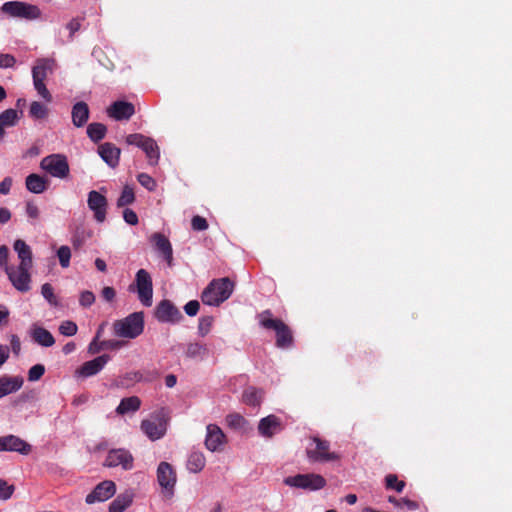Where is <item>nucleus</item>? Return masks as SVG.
<instances>
[{
	"mask_svg": "<svg viewBox=\"0 0 512 512\" xmlns=\"http://www.w3.org/2000/svg\"><path fill=\"white\" fill-rule=\"evenodd\" d=\"M315 448H307L306 454L311 462H330L339 459L335 452H330V444L317 436L312 438Z\"/></svg>",
	"mask_w": 512,
	"mask_h": 512,
	"instance_id": "6e6552de",
	"label": "nucleus"
},
{
	"mask_svg": "<svg viewBox=\"0 0 512 512\" xmlns=\"http://www.w3.org/2000/svg\"><path fill=\"white\" fill-rule=\"evenodd\" d=\"M405 507L406 509L410 511L417 510L419 508V504L416 501L407 499V498H401V508Z\"/></svg>",
	"mask_w": 512,
	"mask_h": 512,
	"instance_id": "e2e57ef3",
	"label": "nucleus"
},
{
	"mask_svg": "<svg viewBox=\"0 0 512 512\" xmlns=\"http://www.w3.org/2000/svg\"><path fill=\"white\" fill-rule=\"evenodd\" d=\"M11 219V212L9 209L2 207L0 208V224H5Z\"/></svg>",
	"mask_w": 512,
	"mask_h": 512,
	"instance_id": "774afa93",
	"label": "nucleus"
},
{
	"mask_svg": "<svg viewBox=\"0 0 512 512\" xmlns=\"http://www.w3.org/2000/svg\"><path fill=\"white\" fill-rule=\"evenodd\" d=\"M243 401L247 405L256 406L260 403L259 392L255 388H248L243 393Z\"/></svg>",
	"mask_w": 512,
	"mask_h": 512,
	"instance_id": "79ce46f5",
	"label": "nucleus"
},
{
	"mask_svg": "<svg viewBox=\"0 0 512 512\" xmlns=\"http://www.w3.org/2000/svg\"><path fill=\"white\" fill-rule=\"evenodd\" d=\"M121 346L122 342L117 340H104L100 343V348L103 349H118Z\"/></svg>",
	"mask_w": 512,
	"mask_h": 512,
	"instance_id": "680f3d73",
	"label": "nucleus"
},
{
	"mask_svg": "<svg viewBox=\"0 0 512 512\" xmlns=\"http://www.w3.org/2000/svg\"><path fill=\"white\" fill-rule=\"evenodd\" d=\"M101 295L107 302H112L116 296V291L113 287L106 286L102 289Z\"/></svg>",
	"mask_w": 512,
	"mask_h": 512,
	"instance_id": "bf43d9fd",
	"label": "nucleus"
},
{
	"mask_svg": "<svg viewBox=\"0 0 512 512\" xmlns=\"http://www.w3.org/2000/svg\"><path fill=\"white\" fill-rule=\"evenodd\" d=\"M43 297L52 305H57V299L54 295V289L51 284L45 283L41 287Z\"/></svg>",
	"mask_w": 512,
	"mask_h": 512,
	"instance_id": "8fccbe9b",
	"label": "nucleus"
},
{
	"mask_svg": "<svg viewBox=\"0 0 512 512\" xmlns=\"http://www.w3.org/2000/svg\"><path fill=\"white\" fill-rule=\"evenodd\" d=\"M57 257L62 268H67L70 265L71 250L68 246H61L57 250Z\"/></svg>",
	"mask_w": 512,
	"mask_h": 512,
	"instance_id": "37998d69",
	"label": "nucleus"
},
{
	"mask_svg": "<svg viewBox=\"0 0 512 512\" xmlns=\"http://www.w3.org/2000/svg\"><path fill=\"white\" fill-rule=\"evenodd\" d=\"M226 423L233 429H242L246 424V420L238 413H232L226 416Z\"/></svg>",
	"mask_w": 512,
	"mask_h": 512,
	"instance_id": "58836bf2",
	"label": "nucleus"
},
{
	"mask_svg": "<svg viewBox=\"0 0 512 512\" xmlns=\"http://www.w3.org/2000/svg\"><path fill=\"white\" fill-rule=\"evenodd\" d=\"M123 218L126 221V223L130 225H136L138 223V216L137 214L131 210L126 208L123 212Z\"/></svg>",
	"mask_w": 512,
	"mask_h": 512,
	"instance_id": "13d9d810",
	"label": "nucleus"
},
{
	"mask_svg": "<svg viewBox=\"0 0 512 512\" xmlns=\"http://www.w3.org/2000/svg\"><path fill=\"white\" fill-rule=\"evenodd\" d=\"M191 226L195 231H204L208 228V222L204 217L196 215L191 220Z\"/></svg>",
	"mask_w": 512,
	"mask_h": 512,
	"instance_id": "603ef678",
	"label": "nucleus"
},
{
	"mask_svg": "<svg viewBox=\"0 0 512 512\" xmlns=\"http://www.w3.org/2000/svg\"><path fill=\"white\" fill-rule=\"evenodd\" d=\"M25 185L28 191L40 194L47 189L48 182L43 176L32 173L26 177Z\"/></svg>",
	"mask_w": 512,
	"mask_h": 512,
	"instance_id": "bb28decb",
	"label": "nucleus"
},
{
	"mask_svg": "<svg viewBox=\"0 0 512 512\" xmlns=\"http://www.w3.org/2000/svg\"><path fill=\"white\" fill-rule=\"evenodd\" d=\"M109 360L110 356L108 354H103L94 358L93 360L83 363L77 372L83 377L94 376L104 368Z\"/></svg>",
	"mask_w": 512,
	"mask_h": 512,
	"instance_id": "6ab92c4d",
	"label": "nucleus"
},
{
	"mask_svg": "<svg viewBox=\"0 0 512 512\" xmlns=\"http://www.w3.org/2000/svg\"><path fill=\"white\" fill-rule=\"evenodd\" d=\"M89 115L90 110L86 102L79 101L73 105L71 111V118L72 123L75 127H83L87 123Z\"/></svg>",
	"mask_w": 512,
	"mask_h": 512,
	"instance_id": "b1692460",
	"label": "nucleus"
},
{
	"mask_svg": "<svg viewBox=\"0 0 512 512\" xmlns=\"http://www.w3.org/2000/svg\"><path fill=\"white\" fill-rule=\"evenodd\" d=\"M14 491V487L12 485H8V483L4 480H0V499L7 500L9 499Z\"/></svg>",
	"mask_w": 512,
	"mask_h": 512,
	"instance_id": "864d4df0",
	"label": "nucleus"
},
{
	"mask_svg": "<svg viewBox=\"0 0 512 512\" xmlns=\"http://www.w3.org/2000/svg\"><path fill=\"white\" fill-rule=\"evenodd\" d=\"M157 480L159 485L166 489L172 490L176 483V473L168 462H161L157 468Z\"/></svg>",
	"mask_w": 512,
	"mask_h": 512,
	"instance_id": "a211bd4d",
	"label": "nucleus"
},
{
	"mask_svg": "<svg viewBox=\"0 0 512 512\" xmlns=\"http://www.w3.org/2000/svg\"><path fill=\"white\" fill-rule=\"evenodd\" d=\"M154 316L161 323L176 324L183 319L180 310L168 299H163L156 305Z\"/></svg>",
	"mask_w": 512,
	"mask_h": 512,
	"instance_id": "1a4fd4ad",
	"label": "nucleus"
},
{
	"mask_svg": "<svg viewBox=\"0 0 512 512\" xmlns=\"http://www.w3.org/2000/svg\"><path fill=\"white\" fill-rule=\"evenodd\" d=\"M142 150L145 152L149 164L156 165L158 163L160 158V150L154 139L149 138Z\"/></svg>",
	"mask_w": 512,
	"mask_h": 512,
	"instance_id": "f704fd0d",
	"label": "nucleus"
},
{
	"mask_svg": "<svg viewBox=\"0 0 512 512\" xmlns=\"http://www.w3.org/2000/svg\"><path fill=\"white\" fill-rule=\"evenodd\" d=\"M40 168L52 177L59 179H65L70 174L69 163L64 154H50L42 158Z\"/></svg>",
	"mask_w": 512,
	"mask_h": 512,
	"instance_id": "20e7f679",
	"label": "nucleus"
},
{
	"mask_svg": "<svg viewBox=\"0 0 512 512\" xmlns=\"http://www.w3.org/2000/svg\"><path fill=\"white\" fill-rule=\"evenodd\" d=\"M141 406V400L137 396H131L127 398H123L120 401V404L116 408V412L119 415H125L129 412L137 411Z\"/></svg>",
	"mask_w": 512,
	"mask_h": 512,
	"instance_id": "c756f323",
	"label": "nucleus"
},
{
	"mask_svg": "<svg viewBox=\"0 0 512 512\" xmlns=\"http://www.w3.org/2000/svg\"><path fill=\"white\" fill-rule=\"evenodd\" d=\"M88 207L94 213V218L97 222L102 223L106 219L108 201L107 198L96 190L88 193L87 199Z\"/></svg>",
	"mask_w": 512,
	"mask_h": 512,
	"instance_id": "f8f14e48",
	"label": "nucleus"
},
{
	"mask_svg": "<svg viewBox=\"0 0 512 512\" xmlns=\"http://www.w3.org/2000/svg\"><path fill=\"white\" fill-rule=\"evenodd\" d=\"M134 201H135V194H134L133 188L126 185L123 188L122 193L117 200V206L125 207L127 205L132 204Z\"/></svg>",
	"mask_w": 512,
	"mask_h": 512,
	"instance_id": "4c0bfd02",
	"label": "nucleus"
},
{
	"mask_svg": "<svg viewBox=\"0 0 512 512\" xmlns=\"http://www.w3.org/2000/svg\"><path fill=\"white\" fill-rule=\"evenodd\" d=\"M14 250L18 254V258L20 259V266L22 268L29 267L32 268V251L29 245L26 244L25 241L18 239L14 242Z\"/></svg>",
	"mask_w": 512,
	"mask_h": 512,
	"instance_id": "393cba45",
	"label": "nucleus"
},
{
	"mask_svg": "<svg viewBox=\"0 0 512 512\" xmlns=\"http://www.w3.org/2000/svg\"><path fill=\"white\" fill-rule=\"evenodd\" d=\"M52 70H53V61H51L49 59L37 60L36 65L32 69L33 81H36V79L45 81L48 74L52 73Z\"/></svg>",
	"mask_w": 512,
	"mask_h": 512,
	"instance_id": "c85d7f7f",
	"label": "nucleus"
},
{
	"mask_svg": "<svg viewBox=\"0 0 512 512\" xmlns=\"http://www.w3.org/2000/svg\"><path fill=\"white\" fill-rule=\"evenodd\" d=\"M45 373V367L42 364L32 366L28 371V380L31 382L38 381Z\"/></svg>",
	"mask_w": 512,
	"mask_h": 512,
	"instance_id": "09e8293b",
	"label": "nucleus"
},
{
	"mask_svg": "<svg viewBox=\"0 0 512 512\" xmlns=\"http://www.w3.org/2000/svg\"><path fill=\"white\" fill-rule=\"evenodd\" d=\"M206 464V458L202 452L194 451L191 452L187 460V469L190 472H200Z\"/></svg>",
	"mask_w": 512,
	"mask_h": 512,
	"instance_id": "473e14b6",
	"label": "nucleus"
},
{
	"mask_svg": "<svg viewBox=\"0 0 512 512\" xmlns=\"http://www.w3.org/2000/svg\"><path fill=\"white\" fill-rule=\"evenodd\" d=\"M284 484L290 487L300 488L308 491H317L327 484L326 479L315 473L297 474L284 479Z\"/></svg>",
	"mask_w": 512,
	"mask_h": 512,
	"instance_id": "39448f33",
	"label": "nucleus"
},
{
	"mask_svg": "<svg viewBox=\"0 0 512 512\" xmlns=\"http://www.w3.org/2000/svg\"><path fill=\"white\" fill-rule=\"evenodd\" d=\"M113 333L117 337L135 339L144 331V313L133 312L113 322Z\"/></svg>",
	"mask_w": 512,
	"mask_h": 512,
	"instance_id": "7ed1b4c3",
	"label": "nucleus"
},
{
	"mask_svg": "<svg viewBox=\"0 0 512 512\" xmlns=\"http://www.w3.org/2000/svg\"><path fill=\"white\" fill-rule=\"evenodd\" d=\"M31 268L24 267L18 265V267L14 266H6L5 271L8 275L9 280L12 285L20 292H27L30 290V282L31 276L29 270Z\"/></svg>",
	"mask_w": 512,
	"mask_h": 512,
	"instance_id": "9d476101",
	"label": "nucleus"
},
{
	"mask_svg": "<svg viewBox=\"0 0 512 512\" xmlns=\"http://www.w3.org/2000/svg\"><path fill=\"white\" fill-rule=\"evenodd\" d=\"M98 154L102 160L111 168L119 164L121 150L110 142L98 146Z\"/></svg>",
	"mask_w": 512,
	"mask_h": 512,
	"instance_id": "412c9836",
	"label": "nucleus"
},
{
	"mask_svg": "<svg viewBox=\"0 0 512 512\" xmlns=\"http://www.w3.org/2000/svg\"><path fill=\"white\" fill-rule=\"evenodd\" d=\"M12 179L7 177L0 183V193L6 195L10 192Z\"/></svg>",
	"mask_w": 512,
	"mask_h": 512,
	"instance_id": "69168bd1",
	"label": "nucleus"
},
{
	"mask_svg": "<svg viewBox=\"0 0 512 512\" xmlns=\"http://www.w3.org/2000/svg\"><path fill=\"white\" fill-rule=\"evenodd\" d=\"M134 458L132 454L125 449H111L104 462V466L114 468L121 466L124 470L133 468Z\"/></svg>",
	"mask_w": 512,
	"mask_h": 512,
	"instance_id": "9b49d317",
	"label": "nucleus"
},
{
	"mask_svg": "<svg viewBox=\"0 0 512 512\" xmlns=\"http://www.w3.org/2000/svg\"><path fill=\"white\" fill-rule=\"evenodd\" d=\"M282 429L281 420L271 414L262 418L258 425L259 433L264 437H272L275 433Z\"/></svg>",
	"mask_w": 512,
	"mask_h": 512,
	"instance_id": "4be33fe9",
	"label": "nucleus"
},
{
	"mask_svg": "<svg viewBox=\"0 0 512 512\" xmlns=\"http://www.w3.org/2000/svg\"><path fill=\"white\" fill-rule=\"evenodd\" d=\"M116 492V485L111 480H105L99 483L91 493L86 496V503L94 504L104 502L110 499Z\"/></svg>",
	"mask_w": 512,
	"mask_h": 512,
	"instance_id": "4468645a",
	"label": "nucleus"
},
{
	"mask_svg": "<svg viewBox=\"0 0 512 512\" xmlns=\"http://www.w3.org/2000/svg\"><path fill=\"white\" fill-rule=\"evenodd\" d=\"M406 484L404 481L399 480L396 474H388L385 476V487L388 490H395L401 493L405 488Z\"/></svg>",
	"mask_w": 512,
	"mask_h": 512,
	"instance_id": "e433bc0d",
	"label": "nucleus"
},
{
	"mask_svg": "<svg viewBox=\"0 0 512 512\" xmlns=\"http://www.w3.org/2000/svg\"><path fill=\"white\" fill-rule=\"evenodd\" d=\"M21 376H0V398L18 391L23 386Z\"/></svg>",
	"mask_w": 512,
	"mask_h": 512,
	"instance_id": "5701e85b",
	"label": "nucleus"
},
{
	"mask_svg": "<svg viewBox=\"0 0 512 512\" xmlns=\"http://www.w3.org/2000/svg\"><path fill=\"white\" fill-rule=\"evenodd\" d=\"M48 113V108L41 102L33 101L30 104L29 115L33 119H44L48 116Z\"/></svg>",
	"mask_w": 512,
	"mask_h": 512,
	"instance_id": "c9c22d12",
	"label": "nucleus"
},
{
	"mask_svg": "<svg viewBox=\"0 0 512 512\" xmlns=\"http://www.w3.org/2000/svg\"><path fill=\"white\" fill-rule=\"evenodd\" d=\"M16 59L11 54H0V68H11L15 65Z\"/></svg>",
	"mask_w": 512,
	"mask_h": 512,
	"instance_id": "6e6d98bb",
	"label": "nucleus"
},
{
	"mask_svg": "<svg viewBox=\"0 0 512 512\" xmlns=\"http://www.w3.org/2000/svg\"><path fill=\"white\" fill-rule=\"evenodd\" d=\"M0 451H14L22 455L31 452V445L15 435L0 437Z\"/></svg>",
	"mask_w": 512,
	"mask_h": 512,
	"instance_id": "dca6fc26",
	"label": "nucleus"
},
{
	"mask_svg": "<svg viewBox=\"0 0 512 512\" xmlns=\"http://www.w3.org/2000/svg\"><path fill=\"white\" fill-rule=\"evenodd\" d=\"M133 500L131 493L119 494L109 505V512H123L128 508Z\"/></svg>",
	"mask_w": 512,
	"mask_h": 512,
	"instance_id": "2f4dec72",
	"label": "nucleus"
},
{
	"mask_svg": "<svg viewBox=\"0 0 512 512\" xmlns=\"http://www.w3.org/2000/svg\"><path fill=\"white\" fill-rule=\"evenodd\" d=\"M149 138L150 137L144 136L140 133L129 134L126 136V143L128 145H134L142 149L144 148V145L149 140Z\"/></svg>",
	"mask_w": 512,
	"mask_h": 512,
	"instance_id": "c03bdc74",
	"label": "nucleus"
},
{
	"mask_svg": "<svg viewBox=\"0 0 512 512\" xmlns=\"http://www.w3.org/2000/svg\"><path fill=\"white\" fill-rule=\"evenodd\" d=\"M18 113L15 109H7L0 114V140L6 135L5 129L17 124Z\"/></svg>",
	"mask_w": 512,
	"mask_h": 512,
	"instance_id": "cd10ccee",
	"label": "nucleus"
},
{
	"mask_svg": "<svg viewBox=\"0 0 512 512\" xmlns=\"http://www.w3.org/2000/svg\"><path fill=\"white\" fill-rule=\"evenodd\" d=\"M209 353L206 344L200 342H190L187 344L185 355L191 359H204Z\"/></svg>",
	"mask_w": 512,
	"mask_h": 512,
	"instance_id": "7c9ffc66",
	"label": "nucleus"
},
{
	"mask_svg": "<svg viewBox=\"0 0 512 512\" xmlns=\"http://www.w3.org/2000/svg\"><path fill=\"white\" fill-rule=\"evenodd\" d=\"M226 443V435L216 424H208L206 427L205 447L211 452L222 451Z\"/></svg>",
	"mask_w": 512,
	"mask_h": 512,
	"instance_id": "ddd939ff",
	"label": "nucleus"
},
{
	"mask_svg": "<svg viewBox=\"0 0 512 512\" xmlns=\"http://www.w3.org/2000/svg\"><path fill=\"white\" fill-rule=\"evenodd\" d=\"M234 290V283L228 278L213 279L201 294V300L209 306H219L226 301Z\"/></svg>",
	"mask_w": 512,
	"mask_h": 512,
	"instance_id": "f03ea898",
	"label": "nucleus"
},
{
	"mask_svg": "<svg viewBox=\"0 0 512 512\" xmlns=\"http://www.w3.org/2000/svg\"><path fill=\"white\" fill-rule=\"evenodd\" d=\"M77 330L76 323L70 320L63 321L59 326V332L64 336H74Z\"/></svg>",
	"mask_w": 512,
	"mask_h": 512,
	"instance_id": "49530a36",
	"label": "nucleus"
},
{
	"mask_svg": "<svg viewBox=\"0 0 512 512\" xmlns=\"http://www.w3.org/2000/svg\"><path fill=\"white\" fill-rule=\"evenodd\" d=\"M26 213L29 218L37 219L39 217V209L38 206L33 202H27L26 204Z\"/></svg>",
	"mask_w": 512,
	"mask_h": 512,
	"instance_id": "052dcab7",
	"label": "nucleus"
},
{
	"mask_svg": "<svg viewBox=\"0 0 512 512\" xmlns=\"http://www.w3.org/2000/svg\"><path fill=\"white\" fill-rule=\"evenodd\" d=\"M34 88L39 94L41 98H43L46 102H52V95L50 91L47 89L45 85V81H41L39 79H36V81H33Z\"/></svg>",
	"mask_w": 512,
	"mask_h": 512,
	"instance_id": "a18cd8bd",
	"label": "nucleus"
},
{
	"mask_svg": "<svg viewBox=\"0 0 512 512\" xmlns=\"http://www.w3.org/2000/svg\"><path fill=\"white\" fill-rule=\"evenodd\" d=\"M95 302V295L92 291H89V290H86V291H83L81 294H80V298H79V304L84 307V308H88L90 307L93 303Z\"/></svg>",
	"mask_w": 512,
	"mask_h": 512,
	"instance_id": "3c124183",
	"label": "nucleus"
},
{
	"mask_svg": "<svg viewBox=\"0 0 512 512\" xmlns=\"http://www.w3.org/2000/svg\"><path fill=\"white\" fill-rule=\"evenodd\" d=\"M1 12L14 18H23L26 20H34L41 16V11L38 6L20 2L8 1L1 6Z\"/></svg>",
	"mask_w": 512,
	"mask_h": 512,
	"instance_id": "423d86ee",
	"label": "nucleus"
},
{
	"mask_svg": "<svg viewBox=\"0 0 512 512\" xmlns=\"http://www.w3.org/2000/svg\"><path fill=\"white\" fill-rule=\"evenodd\" d=\"M136 291L139 301L146 307H150L153 302V283L148 271L140 269L135 276Z\"/></svg>",
	"mask_w": 512,
	"mask_h": 512,
	"instance_id": "0eeeda50",
	"label": "nucleus"
},
{
	"mask_svg": "<svg viewBox=\"0 0 512 512\" xmlns=\"http://www.w3.org/2000/svg\"><path fill=\"white\" fill-rule=\"evenodd\" d=\"M271 310L267 309L258 314L259 324L268 330H274L276 347L288 349L293 346L294 337L291 328L281 319L273 318Z\"/></svg>",
	"mask_w": 512,
	"mask_h": 512,
	"instance_id": "f257e3e1",
	"label": "nucleus"
},
{
	"mask_svg": "<svg viewBox=\"0 0 512 512\" xmlns=\"http://www.w3.org/2000/svg\"><path fill=\"white\" fill-rule=\"evenodd\" d=\"M9 249L6 245L0 246V266H7Z\"/></svg>",
	"mask_w": 512,
	"mask_h": 512,
	"instance_id": "338daca9",
	"label": "nucleus"
},
{
	"mask_svg": "<svg viewBox=\"0 0 512 512\" xmlns=\"http://www.w3.org/2000/svg\"><path fill=\"white\" fill-rule=\"evenodd\" d=\"M107 133V127L98 122L90 123L87 127V135L91 141L98 143L105 138Z\"/></svg>",
	"mask_w": 512,
	"mask_h": 512,
	"instance_id": "72a5a7b5",
	"label": "nucleus"
},
{
	"mask_svg": "<svg viewBox=\"0 0 512 512\" xmlns=\"http://www.w3.org/2000/svg\"><path fill=\"white\" fill-rule=\"evenodd\" d=\"M32 339L38 345L43 347H51L55 344V338L45 328L40 326H34L31 333Z\"/></svg>",
	"mask_w": 512,
	"mask_h": 512,
	"instance_id": "a878e982",
	"label": "nucleus"
},
{
	"mask_svg": "<svg viewBox=\"0 0 512 512\" xmlns=\"http://www.w3.org/2000/svg\"><path fill=\"white\" fill-rule=\"evenodd\" d=\"M141 430L151 440H158L165 435L166 424L163 420L145 419L141 422Z\"/></svg>",
	"mask_w": 512,
	"mask_h": 512,
	"instance_id": "f3484780",
	"label": "nucleus"
},
{
	"mask_svg": "<svg viewBox=\"0 0 512 512\" xmlns=\"http://www.w3.org/2000/svg\"><path fill=\"white\" fill-rule=\"evenodd\" d=\"M107 114L117 121L129 120L135 114V106L131 102L117 100L107 108Z\"/></svg>",
	"mask_w": 512,
	"mask_h": 512,
	"instance_id": "2eb2a0df",
	"label": "nucleus"
},
{
	"mask_svg": "<svg viewBox=\"0 0 512 512\" xmlns=\"http://www.w3.org/2000/svg\"><path fill=\"white\" fill-rule=\"evenodd\" d=\"M138 182L145 187L149 191H154L156 189V181L146 173H140L137 176Z\"/></svg>",
	"mask_w": 512,
	"mask_h": 512,
	"instance_id": "de8ad7c7",
	"label": "nucleus"
},
{
	"mask_svg": "<svg viewBox=\"0 0 512 512\" xmlns=\"http://www.w3.org/2000/svg\"><path fill=\"white\" fill-rule=\"evenodd\" d=\"M214 318L212 316H203L199 319L198 334L201 337L206 336L212 328Z\"/></svg>",
	"mask_w": 512,
	"mask_h": 512,
	"instance_id": "ea45409f",
	"label": "nucleus"
},
{
	"mask_svg": "<svg viewBox=\"0 0 512 512\" xmlns=\"http://www.w3.org/2000/svg\"><path fill=\"white\" fill-rule=\"evenodd\" d=\"M89 237V232H86L84 229H77L72 237L73 248L76 250L80 249Z\"/></svg>",
	"mask_w": 512,
	"mask_h": 512,
	"instance_id": "a19ab883",
	"label": "nucleus"
},
{
	"mask_svg": "<svg viewBox=\"0 0 512 512\" xmlns=\"http://www.w3.org/2000/svg\"><path fill=\"white\" fill-rule=\"evenodd\" d=\"M66 28L69 30V37L70 39L73 38L74 34L80 30L81 28V19L80 18H73L67 25Z\"/></svg>",
	"mask_w": 512,
	"mask_h": 512,
	"instance_id": "4d7b16f0",
	"label": "nucleus"
},
{
	"mask_svg": "<svg viewBox=\"0 0 512 512\" xmlns=\"http://www.w3.org/2000/svg\"><path fill=\"white\" fill-rule=\"evenodd\" d=\"M200 309V303L197 300H191L184 306L185 313L190 316H196Z\"/></svg>",
	"mask_w": 512,
	"mask_h": 512,
	"instance_id": "5fc2aeb1",
	"label": "nucleus"
},
{
	"mask_svg": "<svg viewBox=\"0 0 512 512\" xmlns=\"http://www.w3.org/2000/svg\"><path fill=\"white\" fill-rule=\"evenodd\" d=\"M151 242L155 249L163 256L169 266L173 263V249L169 239L162 233H154L151 236Z\"/></svg>",
	"mask_w": 512,
	"mask_h": 512,
	"instance_id": "aec40b11",
	"label": "nucleus"
},
{
	"mask_svg": "<svg viewBox=\"0 0 512 512\" xmlns=\"http://www.w3.org/2000/svg\"><path fill=\"white\" fill-rule=\"evenodd\" d=\"M10 344H11V349H12L13 353L15 355H18L21 350V342H20L19 337L17 335H12Z\"/></svg>",
	"mask_w": 512,
	"mask_h": 512,
	"instance_id": "0e129e2a",
	"label": "nucleus"
}]
</instances>
